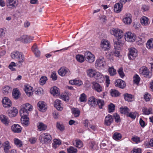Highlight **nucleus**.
I'll return each mask as SVG.
<instances>
[{"label":"nucleus","mask_w":153,"mask_h":153,"mask_svg":"<svg viewBox=\"0 0 153 153\" xmlns=\"http://www.w3.org/2000/svg\"><path fill=\"white\" fill-rule=\"evenodd\" d=\"M95 65L97 68L101 69L105 67L106 62L104 58H99L96 60Z\"/></svg>","instance_id":"20e7f679"},{"label":"nucleus","mask_w":153,"mask_h":153,"mask_svg":"<svg viewBox=\"0 0 153 153\" xmlns=\"http://www.w3.org/2000/svg\"><path fill=\"white\" fill-rule=\"evenodd\" d=\"M59 74L61 76H63L65 75H69L71 73L69 70L67 68L65 67H61L58 71Z\"/></svg>","instance_id":"f8f14e48"},{"label":"nucleus","mask_w":153,"mask_h":153,"mask_svg":"<svg viewBox=\"0 0 153 153\" xmlns=\"http://www.w3.org/2000/svg\"><path fill=\"white\" fill-rule=\"evenodd\" d=\"M97 71L94 69H89L87 71V75L90 77H94Z\"/></svg>","instance_id":"e433bc0d"},{"label":"nucleus","mask_w":153,"mask_h":153,"mask_svg":"<svg viewBox=\"0 0 153 153\" xmlns=\"http://www.w3.org/2000/svg\"><path fill=\"white\" fill-rule=\"evenodd\" d=\"M52 137L49 133H44L41 134L39 137V140L40 143L43 144H47L51 141Z\"/></svg>","instance_id":"f257e3e1"},{"label":"nucleus","mask_w":153,"mask_h":153,"mask_svg":"<svg viewBox=\"0 0 153 153\" xmlns=\"http://www.w3.org/2000/svg\"><path fill=\"white\" fill-rule=\"evenodd\" d=\"M4 147V150L5 153H8L9 149H11V146L10 145V142L7 141L4 142L2 144Z\"/></svg>","instance_id":"4be33fe9"},{"label":"nucleus","mask_w":153,"mask_h":153,"mask_svg":"<svg viewBox=\"0 0 153 153\" xmlns=\"http://www.w3.org/2000/svg\"><path fill=\"white\" fill-rule=\"evenodd\" d=\"M123 22L126 25L131 24L132 22V17L129 13H126L123 16Z\"/></svg>","instance_id":"9b49d317"},{"label":"nucleus","mask_w":153,"mask_h":153,"mask_svg":"<svg viewBox=\"0 0 153 153\" xmlns=\"http://www.w3.org/2000/svg\"><path fill=\"white\" fill-rule=\"evenodd\" d=\"M111 47L110 42L108 40H102L101 43V48L104 51H108Z\"/></svg>","instance_id":"9d476101"},{"label":"nucleus","mask_w":153,"mask_h":153,"mask_svg":"<svg viewBox=\"0 0 153 153\" xmlns=\"http://www.w3.org/2000/svg\"><path fill=\"white\" fill-rule=\"evenodd\" d=\"M115 107L114 105L111 103L108 106V112L111 113L114 112L115 109Z\"/></svg>","instance_id":"680f3d73"},{"label":"nucleus","mask_w":153,"mask_h":153,"mask_svg":"<svg viewBox=\"0 0 153 153\" xmlns=\"http://www.w3.org/2000/svg\"><path fill=\"white\" fill-rule=\"evenodd\" d=\"M16 66V63L14 62H12L8 66V68L11 71H15L16 70V69L15 67Z\"/></svg>","instance_id":"052dcab7"},{"label":"nucleus","mask_w":153,"mask_h":153,"mask_svg":"<svg viewBox=\"0 0 153 153\" xmlns=\"http://www.w3.org/2000/svg\"><path fill=\"white\" fill-rule=\"evenodd\" d=\"M97 103L98 105L100 108H102L105 104L104 101L102 100L98 99L97 101Z\"/></svg>","instance_id":"13d9d810"},{"label":"nucleus","mask_w":153,"mask_h":153,"mask_svg":"<svg viewBox=\"0 0 153 153\" xmlns=\"http://www.w3.org/2000/svg\"><path fill=\"white\" fill-rule=\"evenodd\" d=\"M99 20L102 22H106L107 21L106 17L104 15H102L99 16Z\"/></svg>","instance_id":"774afa93"},{"label":"nucleus","mask_w":153,"mask_h":153,"mask_svg":"<svg viewBox=\"0 0 153 153\" xmlns=\"http://www.w3.org/2000/svg\"><path fill=\"white\" fill-rule=\"evenodd\" d=\"M56 127L57 129L60 131H62L65 129V127L64 125L61 122H57Z\"/></svg>","instance_id":"5fc2aeb1"},{"label":"nucleus","mask_w":153,"mask_h":153,"mask_svg":"<svg viewBox=\"0 0 153 153\" xmlns=\"http://www.w3.org/2000/svg\"><path fill=\"white\" fill-rule=\"evenodd\" d=\"M84 56L86 61L89 63H91L95 60L94 56L89 51H87L85 52Z\"/></svg>","instance_id":"423d86ee"},{"label":"nucleus","mask_w":153,"mask_h":153,"mask_svg":"<svg viewBox=\"0 0 153 153\" xmlns=\"http://www.w3.org/2000/svg\"><path fill=\"white\" fill-rule=\"evenodd\" d=\"M19 93L18 90L16 88L14 89L13 91V96L16 99H18L19 97Z\"/></svg>","instance_id":"3c124183"},{"label":"nucleus","mask_w":153,"mask_h":153,"mask_svg":"<svg viewBox=\"0 0 153 153\" xmlns=\"http://www.w3.org/2000/svg\"><path fill=\"white\" fill-rule=\"evenodd\" d=\"M110 32L111 34L114 35L116 37L115 39H121L123 36V31L118 28H112L110 30Z\"/></svg>","instance_id":"7ed1b4c3"},{"label":"nucleus","mask_w":153,"mask_h":153,"mask_svg":"<svg viewBox=\"0 0 153 153\" xmlns=\"http://www.w3.org/2000/svg\"><path fill=\"white\" fill-rule=\"evenodd\" d=\"M122 137V135L120 133L118 132H115L114 133L113 136V139L115 140H120Z\"/></svg>","instance_id":"4d7b16f0"},{"label":"nucleus","mask_w":153,"mask_h":153,"mask_svg":"<svg viewBox=\"0 0 153 153\" xmlns=\"http://www.w3.org/2000/svg\"><path fill=\"white\" fill-rule=\"evenodd\" d=\"M2 102L3 106L5 108L10 107L12 105L11 101L8 97H4L3 99Z\"/></svg>","instance_id":"dca6fc26"},{"label":"nucleus","mask_w":153,"mask_h":153,"mask_svg":"<svg viewBox=\"0 0 153 153\" xmlns=\"http://www.w3.org/2000/svg\"><path fill=\"white\" fill-rule=\"evenodd\" d=\"M37 127L39 131H44L47 128V126L42 122H39L37 125Z\"/></svg>","instance_id":"7c9ffc66"},{"label":"nucleus","mask_w":153,"mask_h":153,"mask_svg":"<svg viewBox=\"0 0 153 153\" xmlns=\"http://www.w3.org/2000/svg\"><path fill=\"white\" fill-rule=\"evenodd\" d=\"M122 7V4L116 3L114 6V10L116 13H119L121 11Z\"/></svg>","instance_id":"c85d7f7f"},{"label":"nucleus","mask_w":153,"mask_h":153,"mask_svg":"<svg viewBox=\"0 0 153 153\" xmlns=\"http://www.w3.org/2000/svg\"><path fill=\"white\" fill-rule=\"evenodd\" d=\"M140 23L143 25L147 26L150 23L149 19L145 16H143L140 19Z\"/></svg>","instance_id":"bb28decb"},{"label":"nucleus","mask_w":153,"mask_h":153,"mask_svg":"<svg viewBox=\"0 0 153 153\" xmlns=\"http://www.w3.org/2000/svg\"><path fill=\"white\" fill-rule=\"evenodd\" d=\"M32 88V87L29 85L25 86V91L28 96H30L32 94L33 92Z\"/></svg>","instance_id":"cd10ccee"},{"label":"nucleus","mask_w":153,"mask_h":153,"mask_svg":"<svg viewBox=\"0 0 153 153\" xmlns=\"http://www.w3.org/2000/svg\"><path fill=\"white\" fill-rule=\"evenodd\" d=\"M0 120L1 122L5 126H8L10 125V121L7 116L3 114L0 115Z\"/></svg>","instance_id":"4468645a"},{"label":"nucleus","mask_w":153,"mask_h":153,"mask_svg":"<svg viewBox=\"0 0 153 153\" xmlns=\"http://www.w3.org/2000/svg\"><path fill=\"white\" fill-rule=\"evenodd\" d=\"M15 145L19 148L22 147L23 143L22 141L17 138H15L13 140Z\"/></svg>","instance_id":"f704fd0d"},{"label":"nucleus","mask_w":153,"mask_h":153,"mask_svg":"<svg viewBox=\"0 0 153 153\" xmlns=\"http://www.w3.org/2000/svg\"><path fill=\"white\" fill-rule=\"evenodd\" d=\"M32 51L34 52L36 56L37 57H39L40 55V52L38 50L36 45L34 44L32 47Z\"/></svg>","instance_id":"b1692460"},{"label":"nucleus","mask_w":153,"mask_h":153,"mask_svg":"<svg viewBox=\"0 0 153 153\" xmlns=\"http://www.w3.org/2000/svg\"><path fill=\"white\" fill-rule=\"evenodd\" d=\"M108 71L111 76H114L116 74V70L113 67H109Z\"/></svg>","instance_id":"6e6d98bb"},{"label":"nucleus","mask_w":153,"mask_h":153,"mask_svg":"<svg viewBox=\"0 0 153 153\" xmlns=\"http://www.w3.org/2000/svg\"><path fill=\"white\" fill-rule=\"evenodd\" d=\"M146 46L147 48L149 49H152L153 48V39H151L148 40Z\"/></svg>","instance_id":"37998d69"},{"label":"nucleus","mask_w":153,"mask_h":153,"mask_svg":"<svg viewBox=\"0 0 153 153\" xmlns=\"http://www.w3.org/2000/svg\"><path fill=\"white\" fill-rule=\"evenodd\" d=\"M137 114V113L136 112H131L130 113H129L127 116L134 119L135 118Z\"/></svg>","instance_id":"e2e57ef3"},{"label":"nucleus","mask_w":153,"mask_h":153,"mask_svg":"<svg viewBox=\"0 0 153 153\" xmlns=\"http://www.w3.org/2000/svg\"><path fill=\"white\" fill-rule=\"evenodd\" d=\"M114 121V118L113 116L108 114L105 118L104 124L107 126H110Z\"/></svg>","instance_id":"2eb2a0df"},{"label":"nucleus","mask_w":153,"mask_h":153,"mask_svg":"<svg viewBox=\"0 0 153 153\" xmlns=\"http://www.w3.org/2000/svg\"><path fill=\"white\" fill-rule=\"evenodd\" d=\"M19 113L21 117H28L29 114L28 111H26L22 108L20 110Z\"/></svg>","instance_id":"a19ab883"},{"label":"nucleus","mask_w":153,"mask_h":153,"mask_svg":"<svg viewBox=\"0 0 153 153\" xmlns=\"http://www.w3.org/2000/svg\"><path fill=\"white\" fill-rule=\"evenodd\" d=\"M51 93L54 96H57L59 94V89L56 87H54L50 89Z\"/></svg>","instance_id":"4c0bfd02"},{"label":"nucleus","mask_w":153,"mask_h":153,"mask_svg":"<svg viewBox=\"0 0 153 153\" xmlns=\"http://www.w3.org/2000/svg\"><path fill=\"white\" fill-rule=\"evenodd\" d=\"M37 106L38 107V109L41 112H45L47 109V105L43 101H39L37 103Z\"/></svg>","instance_id":"ddd939ff"},{"label":"nucleus","mask_w":153,"mask_h":153,"mask_svg":"<svg viewBox=\"0 0 153 153\" xmlns=\"http://www.w3.org/2000/svg\"><path fill=\"white\" fill-rule=\"evenodd\" d=\"M72 112L75 117H78L79 116L80 112L78 108H74L72 109Z\"/></svg>","instance_id":"c03bdc74"},{"label":"nucleus","mask_w":153,"mask_h":153,"mask_svg":"<svg viewBox=\"0 0 153 153\" xmlns=\"http://www.w3.org/2000/svg\"><path fill=\"white\" fill-rule=\"evenodd\" d=\"M120 50L116 49L114 48L113 51L111 52L112 54L117 57L119 56L120 54Z\"/></svg>","instance_id":"69168bd1"},{"label":"nucleus","mask_w":153,"mask_h":153,"mask_svg":"<svg viewBox=\"0 0 153 153\" xmlns=\"http://www.w3.org/2000/svg\"><path fill=\"white\" fill-rule=\"evenodd\" d=\"M61 143V141L59 139H54L53 140V142L52 144L53 147L54 149H56L58 146L60 145Z\"/></svg>","instance_id":"58836bf2"},{"label":"nucleus","mask_w":153,"mask_h":153,"mask_svg":"<svg viewBox=\"0 0 153 153\" xmlns=\"http://www.w3.org/2000/svg\"><path fill=\"white\" fill-rule=\"evenodd\" d=\"M113 116L115 119V121L116 123H119L121 121V120L120 115L117 113H114Z\"/></svg>","instance_id":"603ef678"},{"label":"nucleus","mask_w":153,"mask_h":153,"mask_svg":"<svg viewBox=\"0 0 153 153\" xmlns=\"http://www.w3.org/2000/svg\"><path fill=\"white\" fill-rule=\"evenodd\" d=\"M97 146V145L95 142L94 141L90 142L88 144V148L90 150H94Z\"/></svg>","instance_id":"de8ad7c7"},{"label":"nucleus","mask_w":153,"mask_h":153,"mask_svg":"<svg viewBox=\"0 0 153 153\" xmlns=\"http://www.w3.org/2000/svg\"><path fill=\"white\" fill-rule=\"evenodd\" d=\"M12 131L15 133H20L22 131L21 127L18 124H14L11 127Z\"/></svg>","instance_id":"412c9836"},{"label":"nucleus","mask_w":153,"mask_h":153,"mask_svg":"<svg viewBox=\"0 0 153 153\" xmlns=\"http://www.w3.org/2000/svg\"><path fill=\"white\" fill-rule=\"evenodd\" d=\"M140 80V78L138 75L136 74L134 77L133 81L134 83L136 84L139 83Z\"/></svg>","instance_id":"0e129e2a"},{"label":"nucleus","mask_w":153,"mask_h":153,"mask_svg":"<svg viewBox=\"0 0 153 153\" xmlns=\"http://www.w3.org/2000/svg\"><path fill=\"white\" fill-rule=\"evenodd\" d=\"M140 72L141 74L145 75V76L150 77V76H149V71L146 67H143L140 68Z\"/></svg>","instance_id":"aec40b11"},{"label":"nucleus","mask_w":153,"mask_h":153,"mask_svg":"<svg viewBox=\"0 0 153 153\" xmlns=\"http://www.w3.org/2000/svg\"><path fill=\"white\" fill-rule=\"evenodd\" d=\"M97 100L94 96H91L88 99V104L91 107L94 106L97 104Z\"/></svg>","instance_id":"a878e982"},{"label":"nucleus","mask_w":153,"mask_h":153,"mask_svg":"<svg viewBox=\"0 0 153 153\" xmlns=\"http://www.w3.org/2000/svg\"><path fill=\"white\" fill-rule=\"evenodd\" d=\"M94 77L99 82H101L103 80V77L102 74L98 71L96 72Z\"/></svg>","instance_id":"393cba45"},{"label":"nucleus","mask_w":153,"mask_h":153,"mask_svg":"<svg viewBox=\"0 0 153 153\" xmlns=\"http://www.w3.org/2000/svg\"><path fill=\"white\" fill-rule=\"evenodd\" d=\"M33 37L23 35L17 39L16 40L20 41L24 43H28L30 42L33 40Z\"/></svg>","instance_id":"39448f33"},{"label":"nucleus","mask_w":153,"mask_h":153,"mask_svg":"<svg viewBox=\"0 0 153 153\" xmlns=\"http://www.w3.org/2000/svg\"><path fill=\"white\" fill-rule=\"evenodd\" d=\"M110 93L111 96L114 97H117L120 96V93L117 90L111 89L110 91Z\"/></svg>","instance_id":"72a5a7b5"},{"label":"nucleus","mask_w":153,"mask_h":153,"mask_svg":"<svg viewBox=\"0 0 153 153\" xmlns=\"http://www.w3.org/2000/svg\"><path fill=\"white\" fill-rule=\"evenodd\" d=\"M124 98L126 101L128 102H131L133 100L132 95L126 94H124Z\"/></svg>","instance_id":"8fccbe9b"},{"label":"nucleus","mask_w":153,"mask_h":153,"mask_svg":"<svg viewBox=\"0 0 153 153\" xmlns=\"http://www.w3.org/2000/svg\"><path fill=\"white\" fill-rule=\"evenodd\" d=\"M47 80V78L46 76L42 77L40 80V83L41 85L44 84Z\"/></svg>","instance_id":"338daca9"},{"label":"nucleus","mask_w":153,"mask_h":153,"mask_svg":"<svg viewBox=\"0 0 153 153\" xmlns=\"http://www.w3.org/2000/svg\"><path fill=\"white\" fill-rule=\"evenodd\" d=\"M73 145L76 147L80 148L83 146L82 142L79 140H76L73 142Z\"/></svg>","instance_id":"c9c22d12"},{"label":"nucleus","mask_w":153,"mask_h":153,"mask_svg":"<svg viewBox=\"0 0 153 153\" xmlns=\"http://www.w3.org/2000/svg\"><path fill=\"white\" fill-rule=\"evenodd\" d=\"M6 3L7 7L10 8H16L19 4L18 0H6Z\"/></svg>","instance_id":"6e6552de"},{"label":"nucleus","mask_w":153,"mask_h":153,"mask_svg":"<svg viewBox=\"0 0 153 153\" xmlns=\"http://www.w3.org/2000/svg\"><path fill=\"white\" fill-rule=\"evenodd\" d=\"M76 58L77 60L80 63L83 62L85 59L84 56L82 55L78 54L76 55Z\"/></svg>","instance_id":"09e8293b"},{"label":"nucleus","mask_w":153,"mask_h":153,"mask_svg":"<svg viewBox=\"0 0 153 153\" xmlns=\"http://www.w3.org/2000/svg\"><path fill=\"white\" fill-rule=\"evenodd\" d=\"M120 39H113L114 46L115 49H120L122 46L121 41Z\"/></svg>","instance_id":"6ab92c4d"},{"label":"nucleus","mask_w":153,"mask_h":153,"mask_svg":"<svg viewBox=\"0 0 153 153\" xmlns=\"http://www.w3.org/2000/svg\"><path fill=\"white\" fill-rule=\"evenodd\" d=\"M129 52L128 53V57L130 59H133L137 55V51L134 48L129 49Z\"/></svg>","instance_id":"1a4fd4ad"},{"label":"nucleus","mask_w":153,"mask_h":153,"mask_svg":"<svg viewBox=\"0 0 153 153\" xmlns=\"http://www.w3.org/2000/svg\"><path fill=\"white\" fill-rule=\"evenodd\" d=\"M68 153H77L78 151L77 149L74 147L70 146L67 148Z\"/></svg>","instance_id":"79ce46f5"},{"label":"nucleus","mask_w":153,"mask_h":153,"mask_svg":"<svg viewBox=\"0 0 153 153\" xmlns=\"http://www.w3.org/2000/svg\"><path fill=\"white\" fill-rule=\"evenodd\" d=\"M11 56L12 59H17L19 64L23 62L25 60V57L23 54L18 51L12 52L11 53Z\"/></svg>","instance_id":"f03ea898"},{"label":"nucleus","mask_w":153,"mask_h":153,"mask_svg":"<svg viewBox=\"0 0 153 153\" xmlns=\"http://www.w3.org/2000/svg\"><path fill=\"white\" fill-rule=\"evenodd\" d=\"M8 115L11 117L16 116L18 113V110L15 108H13L12 110L8 111Z\"/></svg>","instance_id":"5701e85b"},{"label":"nucleus","mask_w":153,"mask_h":153,"mask_svg":"<svg viewBox=\"0 0 153 153\" xmlns=\"http://www.w3.org/2000/svg\"><path fill=\"white\" fill-rule=\"evenodd\" d=\"M92 84L93 85V88L96 91L99 93L103 91V87L98 83L94 82Z\"/></svg>","instance_id":"a211bd4d"},{"label":"nucleus","mask_w":153,"mask_h":153,"mask_svg":"<svg viewBox=\"0 0 153 153\" xmlns=\"http://www.w3.org/2000/svg\"><path fill=\"white\" fill-rule=\"evenodd\" d=\"M115 84L116 87L122 89L124 88L126 85L125 82L121 79L117 80L115 82Z\"/></svg>","instance_id":"f3484780"},{"label":"nucleus","mask_w":153,"mask_h":153,"mask_svg":"<svg viewBox=\"0 0 153 153\" xmlns=\"http://www.w3.org/2000/svg\"><path fill=\"white\" fill-rule=\"evenodd\" d=\"M152 109L149 108H148L146 107H144L143 108L142 111L143 112V114L145 115H148L151 113Z\"/></svg>","instance_id":"a18cd8bd"},{"label":"nucleus","mask_w":153,"mask_h":153,"mask_svg":"<svg viewBox=\"0 0 153 153\" xmlns=\"http://www.w3.org/2000/svg\"><path fill=\"white\" fill-rule=\"evenodd\" d=\"M79 100L81 102H85L87 101V97L84 93L81 94Z\"/></svg>","instance_id":"bf43d9fd"},{"label":"nucleus","mask_w":153,"mask_h":153,"mask_svg":"<svg viewBox=\"0 0 153 153\" xmlns=\"http://www.w3.org/2000/svg\"><path fill=\"white\" fill-rule=\"evenodd\" d=\"M29 120L28 117H22L21 119V123L24 126H27L29 123Z\"/></svg>","instance_id":"2f4dec72"},{"label":"nucleus","mask_w":153,"mask_h":153,"mask_svg":"<svg viewBox=\"0 0 153 153\" xmlns=\"http://www.w3.org/2000/svg\"><path fill=\"white\" fill-rule=\"evenodd\" d=\"M3 92L4 94H7L11 91V88L8 86H6L3 88Z\"/></svg>","instance_id":"864d4df0"},{"label":"nucleus","mask_w":153,"mask_h":153,"mask_svg":"<svg viewBox=\"0 0 153 153\" xmlns=\"http://www.w3.org/2000/svg\"><path fill=\"white\" fill-rule=\"evenodd\" d=\"M69 83L72 85H75L78 86L82 85L83 83L82 81L76 79L70 80Z\"/></svg>","instance_id":"473e14b6"},{"label":"nucleus","mask_w":153,"mask_h":153,"mask_svg":"<svg viewBox=\"0 0 153 153\" xmlns=\"http://www.w3.org/2000/svg\"><path fill=\"white\" fill-rule=\"evenodd\" d=\"M120 111L121 114H126L127 116L129 113L130 110L127 107H121L120 108Z\"/></svg>","instance_id":"ea45409f"},{"label":"nucleus","mask_w":153,"mask_h":153,"mask_svg":"<svg viewBox=\"0 0 153 153\" xmlns=\"http://www.w3.org/2000/svg\"><path fill=\"white\" fill-rule=\"evenodd\" d=\"M136 36L135 34L130 32H127L125 35V39L126 41L132 42L135 41Z\"/></svg>","instance_id":"0eeeda50"},{"label":"nucleus","mask_w":153,"mask_h":153,"mask_svg":"<svg viewBox=\"0 0 153 153\" xmlns=\"http://www.w3.org/2000/svg\"><path fill=\"white\" fill-rule=\"evenodd\" d=\"M61 101L58 99L56 100L54 102L55 107L58 110L61 111L63 109V108L61 105Z\"/></svg>","instance_id":"c756f323"},{"label":"nucleus","mask_w":153,"mask_h":153,"mask_svg":"<svg viewBox=\"0 0 153 153\" xmlns=\"http://www.w3.org/2000/svg\"><path fill=\"white\" fill-rule=\"evenodd\" d=\"M24 108L26 111H31L32 110L33 106L28 103H27L24 105L23 107L22 108Z\"/></svg>","instance_id":"49530a36"}]
</instances>
